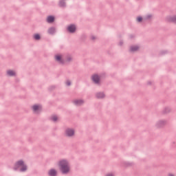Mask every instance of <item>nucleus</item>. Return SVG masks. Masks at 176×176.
Segmentation results:
<instances>
[{
  "instance_id": "nucleus-23",
  "label": "nucleus",
  "mask_w": 176,
  "mask_h": 176,
  "mask_svg": "<svg viewBox=\"0 0 176 176\" xmlns=\"http://www.w3.org/2000/svg\"><path fill=\"white\" fill-rule=\"evenodd\" d=\"M106 176H113V174H112V173H109V174H107Z\"/></svg>"
},
{
  "instance_id": "nucleus-7",
  "label": "nucleus",
  "mask_w": 176,
  "mask_h": 176,
  "mask_svg": "<svg viewBox=\"0 0 176 176\" xmlns=\"http://www.w3.org/2000/svg\"><path fill=\"white\" fill-rule=\"evenodd\" d=\"M32 109L34 112H39V111L42 109V107L41 105L35 104L32 107Z\"/></svg>"
},
{
  "instance_id": "nucleus-17",
  "label": "nucleus",
  "mask_w": 176,
  "mask_h": 176,
  "mask_svg": "<svg viewBox=\"0 0 176 176\" xmlns=\"http://www.w3.org/2000/svg\"><path fill=\"white\" fill-rule=\"evenodd\" d=\"M52 120H53V122H56V120H58V117H57L56 116H53L52 117Z\"/></svg>"
},
{
  "instance_id": "nucleus-18",
  "label": "nucleus",
  "mask_w": 176,
  "mask_h": 176,
  "mask_svg": "<svg viewBox=\"0 0 176 176\" xmlns=\"http://www.w3.org/2000/svg\"><path fill=\"white\" fill-rule=\"evenodd\" d=\"M34 39L38 41V40L41 39V36L39 34H34Z\"/></svg>"
},
{
  "instance_id": "nucleus-15",
  "label": "nucleus",
  "mask_w": 176,
  "mask_h": 176,
  "mask_svg": "<svg viewBox=\"0 0 176 176\" xmlns=\"http://www.w3.org/2000/svg\"><path fill=\"white\" fill-rule=\"evenodd\" d=\"M140 47L138 46H133L131 47V52H137Z\"/></svg>"
},
{
  "instance_id": "nucleus-16",
  "label": "nucleus",
  "mask_w": 176,
  "mask_h": 176,
  "mask_svg": "<svg viewBox=\"0 0 176 176\" xmlns=\"http://www.w3.org/2000/svg\"><path fill=\"white\" fill-rule=\"evenodd\" d=\"M49 34H53L54 32H56V29L54 28H51L48 30Z\"/></svg>"
},
{
  "instance_id": "nucleus-21",
  "label": "nucleus",
  "mask_w": 176,
  "mask_h": 176,
  "mask_svg": "<svg viewBox=\"0 0 176 176\" xmlns=\"http://www.w3.org/2000/svg\"><path fill=\"white\" fill-rule=\"evenodd\" d=\"M66 85H67V86H71V81L67 80V81L66 82Z\"/></svg>"
},
{
  "instance_id": "nucleus-24",
  "label": "nucleus",
  "mask_w": 176,
  "mask_h": 176,
  "mask_svg": "<svg viewBox=\"0 0 176 176\" xmlns=\"http://www.w3.org/2000/svg\"><path fill=\"white\" fill-rule=\"evenodd\" d=\"M168 176H175V175H174V174H173V173H169V174L168 175Z\"/></svg>"
},
{
  "instance_id": "nucleus-9",
  "label": "nucleus",
  "mask_w": 176,
  "mask_h": 176,
  "mask_svg": "<svg viewBox=\"0 0 176 176\" xmlns=\"http://www.w3.org/2000/svg\"><path fill=\"white\" fill-rule=\"evenodd\" d=\"M49 175L50 176H56L57 175V170H54V169H51L50 170V171L48 172Z\"/></svg>"
},
{
  "instance_id": "nucleus-11",
  "label": "nucleus",
  "mask_w": 176,
  "mask_h": 176,
  "mask_svg": "<svg viewBox=\"0 0 176 176\" xmlns=\"http://www.w3.org/2000/svg\"><path fill=\"white\" fill-rule=\"evenodd\" d=\"M75 105H82V104H84L85 101L82 100H76L74 101Z\"/></svg>"
},
{
  "instance_id": "nucleus-1",
  "label": "nucleus",
  "mask_w": 176,
  "mask_h": 176,
  "mask_svg": "<svg viewBox=\"0 0 176 176\" xmlns=\"http://www.w3.org/2000/svg\"><path fill=\"white\" fill-rule=\"evenodd\" d=\"M58 167L63 174H68L71 168L69 167V162L66 160H61L58 162Z\"/></svg>"
},
{
  "instance_id": "nucleus-22",
  "label": "nucleus",
  "mask_w": 176,
  "mask_h": 176,
  "mask_svg": "<svg viewBox=\"0 0 176 176\" xmlns=\"http://www.w3.org/2000/svg\"><path fill=\"white\" fill-rule=\"evenodd\" d=\"M152 18V14H148L146 16V19H151Z\"/></svg>"
},
{
  "instance_id": "nucleus-2",
  "label": "nucleus",
  "mask_w": 176,
  "mask_h": 176,
  "mask_svg": "<svg viewBox=\"0 0 176 176\" xmlns=\"http://www.w3.org/2000/svg\"><path fill=\"white\" fill-rule=\"evenodd\" d=\"M14 168V170H18V168H20L21 171H26L27 166L24 164V162L23 160H19L16 162Z\"/></svg>"
},
{
  "instance_id": "nucleus-5",
  "label": "nucleus",
  "mask_w": 176,
  "mask_h": 176,
  "mask_svg": "<svg viewBox=\"0 0 176 176\" xmlns=\"http://www.w3.org/2000/svg\"><path fill=\"white\" fill-rule=\"evenodd\" d=\"M166 21H168V23H176V16H167Z\"/></svg>"
},
{
  "instance_id": "nucleus-12",
  "label": "nucleus",
  "mask_w": 176,
  "mask_h": 176,
  "mask_svg": "<svg viewBox=\"0 0 176 176\" xmlns=\"http://www.w3.org/2000/svg\"><path fill=\"white\" fill-rule=\"evenodd\" d=\"M7 74L9 76H14V75H16V72L14 71H12V70H8L7 72Z\"/></svg>"
},
{
  "instance_id": "nucleus-10",
  "label": "nucleus",
  "mask_w": 176,
  "mask_h": 176,
  "mask_svg": "<svg viewBox=\"0 0 176 176\" xmlns=\"http://www.w3.org/2000/svg\"><path fill=\"white\" fill-rule=\"evenodd\" d=\"M165 120H160L157 123V127H163L166 124Z\"/></svg>"
},
{
  "instance_id": "nucleus-19",
  "label": "nucleus",
  "mask_w": 176,
  "mask_h": 176,
  "mask_svg": "<svg viewBox=\"0 0 176 176\" xmlns=\"http://www.w3.org/2000/svg\"><path fill=\"white\" fill-rule=\"evenodd\" d=\"M66 61L67 63H69V61H72V56H68L66 59Z\"/></svg>"
},
{
  "instance_id": "nucleus-25",
  "label": "nucleus",
  "mask_w": 176,
  "mask_h": 176,
  "mask_svg": "<svg viewBox=\"0 0 176 176\" xmlns=\"http://www.w3.org/2000/svg\"><path fill=\"white\" fill-rule=\"evenodd\" d=\"M60 5L61 6H64V4H63V3H60Z\"/></svg>"
},
{
  "instance_id": "nucleus-20",
  "label": "nucleus",
  "mask_w": 176,
  "mask_h": 176,
  "mask_svg": "<svg viewBox=\"0 0 176 176\" xmlns=\"http://www.w3.org/2000/svg\"><path fill=\"white\" fill-rule=\"evenodd\" d=\"M137 21H138V23H140V21H142V17L138 16V17L137 18Z\"/></svg>"
},
{
  "instance_id": "nucleus-3",
  "label": "nucleus",
  "mask_w": 176,
  "mask_h": 176,
  "mask_svg": "<svg viewBox=\"0 0 176 176\" xmlns=\"http://www.w3.org/2000/svg\"><path fill=\"white\" fill-rule=\"evenodd\" d=\"M55 58L58 63H60V64H64V63H65L63 58V55L61 54H57L55 56Z\"/></svg>"
},
{
  "instance_id": "nucleus-6",
  "label": "nucleus",
  "mask_w": 176,
  "mask_h": 176,
  "mask_svg": "<svg viewBox=\"0 0 176 176\" xmlns=\"http://www.w3.org/2000/svg\"><path fill=\"white\" fill-rule=\"evenodd\" d=\"M67 30L69 32H75L76 31V27L75 25H70L68 26Z\"/></svg>"
},
{
  "instance_id": "nucleus-8",
  "label": "nucleus",
  "mask_w": 176,
  "mask_h": 176,
  "mask_svg": "<svg viewBox=\"0 0 176 176\" xmlns=\"http://www.w3.org/2000/svg\"><path fill=\"white\" fill-rule=\"evenodd\" d=\"M92 80H94L95 83H98V82H100V77L98 76V75L95 74L92 76Z\"/></svg>"
},
{
  "instance_id": "nucleus-13",
  "label": "nucleus",
  "mask_w": 176,
  "mask_h": 176,
  "mask_svg": "<svg viewBox=\"0 0 176 176\" xmlns=\"http://www.w3.org/2000/svg\"><path fill=\"white\" fill-rule=\"evenodd\" d=\"M47 23H53V21H54V16H47Z\"/></svg>"
},
{
  "instance_id": "nucleus-14",
  "label": "nucleus",
  "mask_w": 176,
  "mask_h": 176,
  "mask_svg": "<svg viewBox=\"0 0 176 176\" xmlns=\"http://www.w3.org/2000/svg\"><path fill=\"white\" fill-rule=\"evenodd\" d=\"M96 97L98 98H104V97H105V95L104 94V93H98L96 94Z\"/></svg>"
},
{
  "instance_id": "nucleus-4",
  "label": "nucleus",
  "mask_w": 176,
  "mask_h": 176,
  "mask_svg": "<svg viewBox=\"0 0 176 176\" xmlns=\"http://www.w3.org/2000/svg\"><path fill=\"white\" fill-rule=\"evenodd\" d=\"M74 134H75V131H74V129H67L65 131V135H67V137H72Z\"/></svg>"
}]
</instances>
